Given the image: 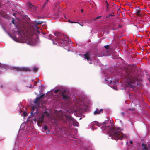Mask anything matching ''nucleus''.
<instances>
[{"instance_id":"f257e3e1","label":"nucleus","mask_w":150,"mask_h":150,"mask_svg":"<svg viewBox=\"0 0 150 150\" xmlns=\"http://www.w3.org/2000/svg\"><path fill=\"white\" fill-rule=\"evenodd\" d=\"M93 124L101 127L103 130L109 131L110 135L112 137L111 139H112L122 140L124 137V134L121 132L120 128L112 127V124L111 123L110 120H106L103 123L100 124L97 121H95Z\"/></svg>"},{"instance_id":"f03ea898","label":"nucleus","mask_w":150,"mask_h":150,"mask_svg":"<svg viewBox=\"0 0 150 150\" xmlns=\"http://www.w3.org/2000/svg\"><path fill=\"white\" fill-rule=\"evenodd\" d=\"M123 78L127 80V85L129 88H133L135 86V82L137 80V79L135 74L133 72L132 69H126L124 70Z\"/></svg>"},{"instance_id":"7ed1b4c3","label":"nucleus","mask_w":150,"mask_h":150,"mask_svg":"<svg viewBox=\"0 0 150 150\" xmlns=\"http://www.w3.org/2000/svg\"><path fill=\"white\" fill-rule=\"evenodd\" d=\"M55 36L58 40V42L64 45H66L67 43L69 42L70 40L66 35L62 34L59 32L54 33Z\"/></svg>"},{"instance_id":"20e7f679","label":"nucleus","mask_w":150,"mask_h":150,"mask_svg":"<svg viewBox=\"0 0 150 150\" xmlns=\"http://www.w3.org/2000/svg\"><path fill=\"white\" fill-rule=\"evenodd\" d=\"M42 21H38V22H36L34 24V26L35 27L36 29H35L33 28L30 29L31 33L32 34H35L36 33L39 34L40 33V31L38 30L39 27L37 25L38 24H42Z\"/></svg>"},{"instance_id":"39448f33","label":"nucleus","mask_w":150,"mask_h":150,"mask_svg":"<svg viewBox=\"0 0 150 150\" xmlns=\"http://www.w3.org/2000/svg\"><path fill=\"white\" fill-rule=\"evenodd\" d=\"M14 70L16 71H23L26 72L27 71H30V69L26 67H15L14 68Z\"/></svg>"},{"instance_id":"423d86ee","label":"nucleus","mask_w":150,"mask_h":150,"mask_svg":"<svg viewBox=\"0 0 150 150\" xmlns=\"http://www.w3.org/2000/svg\"><path fill=\"white\" fill-rule=\"evenodd\" d=\"M28 5L31 11H34L36 10L37 8V6H35L34 5H32L29 2L28 3Z\"/></svg>"},{"instance_id":"0eeeda50","label":"nucleus","mask_w":150,"mask_h":150,"mask_svg":"<svg viewBox=\"0 0 150 150\" xmlns=\"http://www.w3.org/2000/svg\"><path fill=\"white\" fill-rule=\"evenodd\" d=\"M149 145H148L147 144L144 143H142V150H149Z\"/></svg>"},{"instance_id":"6e6552de","label":"nucleus","mask_w":150,"mask_h":150,"mask_svg":"<svg viewBox=\"0 0 150 150\" xmlns=\"http://www.w3.org/2000/svg\"><path fill=\"white\" fill-rule=\"evenodd\" d=\"M62 96L63 99L64 100H69V99L70 97L68 94H65L64 93H62Z\"/></svg>"},{"instance_id":"1a4fd4ad","label":"nucleus","mask_w":150,"mask_h":150,"mask_svg":"<svg viewBox=\"0 0 150 150\" xmlns=\"http://www.w3.org/2000/svg\"><path fill=\"white\" fill-rule=\"evenodd\" d=\"M84 58L86 59L88 61L90 60V53L88 52H86L84 54Z\"/></svg>"},{"instance_id":"9d476101","label":"nucleus","mask_w":150,"mask_h":150,"mask_svg":"<svg viewBox=\"0 0 150 150\" xmlns=\"http://www.w3.org/2000/svg\"><path fill=\"white\" fill-rule=\"evenodd\" d=\"M103 113V110L102 109H100L99 110L98 109H97L94 112V114L95 115H98L100 114V113Z\"/></svg>"},{"instance_id":"9b49d317","label":"nucleus","mask_w":150,"mask_h":150,"mask_svg":"<svg viewBox=\"0 0 150 150\" xmlns=\"http://www.w3.org/2000/svg\"><path fill=\"white\" fill-rule=\"evenodd\" d=\"M65 117L66 120L69 123L71 122L74 119L71 116L69 115H66Z\"/></svg>"},{"instance_id":"f8f14e48","label":"nucleus","mask_w":150,"mask_h":150,"mask_svg":"<svg viewBox=\"0 0 150 150\" xmlns=\"http://www.w3.org/2000/svg\"><path fill=\"white\" fill-rule=\"evenodd\" d=\"M44 118V116L43 114H42L40 117L38 122V123H42L43 122V120Z\"/></svg>"},{"instance_id":"ddd939ff","label":"nucleus","mask_w":150,"mask_h":150,"mask_svg":"<svg viewBox=\"0 0 150 150\" xmlns=\"http://www.w3.org/2000/svg\"><path fill=\"white\" fill-rule=\"evenodd\" d=\"M135 13L136 15L139 17H141L142 14L141 13V11L137 9L136 10Z\"/></svg>"},{"instance_id":"4468645a","label":"nucleus","mask_w":150,"mask_h":150,"mask_svg":"<svg viewBox=\"0 0 150 150\" xmlns=\"http://www.w3.org/2000/svg\"><path fill=\"white\" fill-rule=\"evenodd\" d=\"M73 122V125L74 126L78 127L79 125V123L76 121L74 119L72 121Z\"/></svg>"},{"instance_id":"2eb2a0df","label":"nucleus","mask_w":150,"mask_h":150,"mask_svg":"<svg viewBox=\"0 0 150 150\" xmlns=\"http://www.w3.org/2000/svg\"><path fill=\"white\" fill-rule=\"evenodd\" d=\"M5 16L4 12L3 11H0V16L1 17H4Z\"/></svg>"},{"instance_id":"dca6fc26","label":"nucleus","mask_w":150,"mask_h":150,"mask_svg":"<svg viewBox=\"0 0 150 150\" xmlns=\"http://www.w3.org/2000/svg\"><path fill=\"white\" fill-rule=\"evenodd\" d=\"M105 2H106V11H108V9L109 8V4H108V2H107V1L106 0L105 1Z\"/></svg>"},{"instance_id":"f3484780","label":"nucleus","mask_w":150,"mask_h":150,"mask_svg":"<svg viewBox=\"0 0 150 150\" xmlns=\"http://www.w3.org/2000/svg\"><path fill=\"white\" fill-rule=\"evenodd\" d=\"M35 107H33L32 108V109H31V112H30V113H31V115H33V116H34L33 114V112L34 110H35Z\"/></svg>"},{"instance_id":"a211bd4d","label":"nucleus","mask_w":150,"mask_h":150,"mask_svg":"<svg viewBox=\"0 0 150 150\" xmlns=\"http://www.w3.org/2000/svg\"><path fill=\"white\" fill-rule=\"evenodd\" d=\"M38 70V68L37 67H34L33 69V71L34 72H37Z\"/></svg>"},{"instance_id":"6ab92c4d","label":"nucleus","mask_w":150,"mask_h":150,"mask_svg":"<svg viewBox=\"0 0 150 150\" xmlns=\"http://www.w3.org/2000/svg\"><path fill=\"white\" fill-rule=\"evenodd\" d=\"M43 114L44 115H46V116H48L49 115V113H48V112H47V111H45L43 114Z\"/></svg>"},{"instance_id":"aec40b11","label":"nucleus","mask_w":150,"mask_h":150,"mask_svg":"<svg viewBox=\"0 0 150 150\" xmlns=\"http://www.w3.org/2000/svg\"><path fill=\"white\" fill-rule=\"evenodd\" d=\"M39 100V99L38 98V97H37L36 98L35 100L34 101V103H37L38 102Z\"/></svg>"},{"instance_id":"412c9836","label":"nucleus","mask_w":150,"mask_h":150,"mask_svg":"<svg viewBox=\"0 0 150 150\" xmlns=\"http://www.w3.org/2000/svg\"><path fill=\"white\" fill-rule=\"evenodd\" d=\"M114 16H115V15H112V14H109L108 15L106 16V17L107 18H109L110 17Z\"/></svg>"},{"instance_id":"4be33fe9","label":"nucleus","mask_w":150,"mask_h":150,"mask_svg":"<svg viewBox=\"0 0 150 150\" xmlns=\"http://www.w3.org/2000/svg\"><path fill=\"white\" fill-rule=\"evenodd\" d=\"M44 130L46 131L48 129V127L47 126L45 125L44 126Z\"/></svg>"},{"instance_id":"5701e85b","label":"nucleus","mask_w":150,"mask_h":150,"mask_svg":"<svg viewBox=\"0 0 150 150\" xmlns=\"http://www.w3.org/2000/svg\"><path fill=\"white\" fill-rule=\"evenodd\" d=\"M52 35L51 34L49 35V37L50 38V39L52 40H53V39L52 38Z\"/></svg>"},{"instance_id":"b1692460","label":"nucleus","mask_w":150,"mask_h":150,"mask_svg":"<svg viewBox=\"0 0 150 150\" xmlns=\"http://www.w3.org/2000/svg\"><path fill=\"white\" fill-rule=\"evenodd\" d=\"M44 96V94H42V95H41L39 97H38V98L39 99V100H40V99L42 98Z\"/></svg>"},{"instance_id":"393cba45","label":"nucleus","mask_w":150,"mask_h":150,"mask_svg":"<svg viewBox=\"0 0 150 150\" xmlns=\"http://www.w3.org/2000/svg\"><path fill=\"white\" fill-rule=\"evenodd\" d=\"M104 47L106 49H107L109 48V45H105L104 46Z\"/></svg>"},{"instance_id":"a878e982","label":"nucleus","mask_w":150,"mask_h":150,"mask_svg":"<svg viewBox=\"0 0 150 150\" xmlns=\"http://www.w3.org/2000/svg\"><path fill=\"white\" fill-rule=\"evenodd\" d=\"M59 91V90L58 89H56L54 91V92L56 93Z\"/></svg>"},{"instance_id":"bb28decb","label":"nucleus","mask_w":150,"mask_h":150,"mask_svg":"<svg viewBox=\"0 0 150 150\" xmlns=\"http://www.w3.org/2000/svg\"><path fill=\"white\" fill-rule=\"evenodd\" d=\"M121 115L122 116H124L125 115V114L124 112H122L121 113Z\"/></svg>"},{"instance_id":"cd10ccee","label":"nucleus","mask_w":150,"mask_h":150,"mask_svg":"<svg viewBox=\"0 0 150 150\" xmlns=\"http://www.w3.org/2000/svg\"><path fill=\"white\" fill-rule=\"evenodd\" d=\"M23 114L24 116H26L27 115V113L25 112H23Z\"/></svg>"},{"instance_id":"c85d7f7f","label":"nucleus","mask_w":150,"mask_h":150,"mask_svg":"<svg viewBox=\"0 0 150 150\" xmlns=\"http://www.w3.org/2000/svg\"><path fill=\"white\" fill-rule=\"evenodd\" d=\"M68 22H69L71 23H76V22H72V21H71L69 19H68Z\"/></svg>"},{"instance_id":"c756f323","label":"nucleus","mask_w":150,"mask_h":150,"mask_svg":"<svg viewBox=\"0 0 150 150\" xmlns=\"http://www.w3.org/2000/svg\"><path fill=\"white\" fill-rule=\"evenodd\" d=\"M147 79L149 81L150 83V76H149V77L147 78Z\"/></svg>"},{"instance_id":"7c9ffc66","label":"nucleus","mask_w":150,"mask_h":150,"mask_svg":"<svg viewBox=\"0 0 150 150\" xmlns=\"http://www.w3.org/2000/svg\"><path fill=\"white\" fill-rule=\"evenodd\" d=\"M21 34V32L20 31H18V35H20Z\"/></svg>"},{"instance_id":"2f4dec72","label":"nucleus","mask_w":150,"mask_h":150,"mask_svg":"<svg viewBox=\"0 0 150 150\" xmlns=\"http://www.w3.org/2000/svg\"><path fill=\"white\" fill-rule=\"evenodd\" d=\"M101 16H98L97 17L96 19H94V20H96V19H98V18H100Z\"/></svg>"},{"instance_id":"473e14b6","label":"nucleus","mask_w":150,"mask_h":150,"mask_svg":"<svg viewBox=\"0 0 150 150\" xmlns=\"http://www.w3.org/2000/svg\"><path fill=\"white\" fill-rule=\"evenodd\" d=\"M37 82H36V81H35L34 82V86H36V85H37Z\"/></svg>"},{"instance_id":"72a5a7b5","label":"nucleus","mask_w":150,"mask_h":150,"mask_svg":"<svg viewBox=\"0 0 150 150\" xmlns=\"http://www.w3.org/2000/svg\"><path fill=\"white\" fill-rule=\"evenodd\" d=\"M129 142L132 144H133V142L132 140H130Z\"/></svg>"},{"instance_id":"f704fd0d","label":"nucleus","mask_w":150,"mask_h":150,"mask_svg":"<svg viewBox=\"0 0 150 150\" xmlns=\"http://www.w3.org/2000/svg\"><path fill=\"white\" fill-rule=\"evenodd\" d=\"M12 23L13 24H14L15 23H14V20H12Z\"/></svg>"},{"instance_id":"c9c22d12","label":"nucleus","mask_w":150,"mask_h":150,"mask_svg":"<svg viewBox=\"0 0 150 150\" xmlns=\"http://www.w3.org/2000/svg\"><path fill=\"white\" fill-rule=\"evenodd\" d=\"M33 120L35 122L37 120H36L35 118L33 119Z\"/></svg>"},{"instance_id":"e433bc0d","label":"nucleus","mask_w":150,"mask_h":150,"mask_svg":"<svg viewBox=\"0 0 150 150\" xmlns=\"http://www.w3.org/2000/svg\"><path fill=\"white\" fill-rule=\"evenodd\" d=\"M81 12L82 13H83V9H81Z\"/></svg>"},{"instance_id":"4c0bfd02","label":"nucleus","mask_w":150,"mask_h":150,"mask_svg":"<svg viewBox=\"0 0 150 150\" xmlns=\"http://www.w3.org/2000/svg\"><path fill=\"white\" fill-rule=\"evenodd\" d=\"M129 110H133V109H129Z\"/></svg>"},{"instance_id":"58836bf2","label":"nucleus","mask_w":150,"mask_h":150,"mask_svg":"<svg viewBox=\"0 0 150 150\" xmlns=\"http://www.w3.org/2000/svg\"><path fill=\"white\" fill-rule=\"evenodd\" d=\"M109 82L110 83H112V81H110Z\"/></svg>"},{"instance_id":"ea45409f","label":"nucleus","mask_w":150,"mask_h":150,"mask_svg":"<svg viewBox=\"0 0 150 150\" xmlns=\"http://www.w3.org/2000/svg\"><path fill=\"white\" fill-rule=\"evenodd\" d=\"M29 87L30 88H32V85H30V86H29Z\"/></svg>"},{"instance_id":"a19ab883","label":"nucleus","mask_w":150,"mask_h":150,"mask_svg":"<svg viewBox=\"0 0 150 150\" xmlns=\"http://www.w3.org/2000/svg\"><path fill=\"white\" fill-rule=\"evenodd\" d=\"M48 0H47V1L45 3V4H46V3L48 2Z\"/></svg>"},{"instance_id":"79ce46f5","label":"nucleus","mask_w":150,"mask_h":150,"mask_svg":"<svg viewBox=\"0 0 150 150\" xmlns=\"http://www.w3.org/2000/svg\"><path fill=\"white\" fill-rule=\"evenodd\" d=\"M54 122L55 123H56V121H55Z\"/></svg>"},{"instance_id":"37998d69","label":"nucleus","mask_w":150,"mask_h":150,"mask_svg":"<svg viewBox=\"0 0 150 150\" xmlns=\"http://www.w3.org/2000/svg\"><path fill=\"white\" fill-rule=\"evenodd\" d=\"M121 27V26L120 25H119V27Z\"/></svg>"},{"instance_id":"c03bdc74","label":"nucleus","mask_w":150,"mask_h":150,"mask_svg":"<svg viewBox=\"0 0 150 150\" xmlns=\"http://www.w3.org/2000/svg\"><path fill=\"white\" fill-rule=\"evenodd\" d=\"M90 64H91L92 63H91V62H90Z\"/></svg>"}]
</instances>
